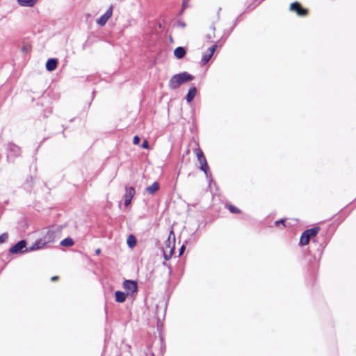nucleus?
<instances>
[{"instance_id":"f03ea898","label":"nucleus","mask_w":356,"mask_h":356,"mask_svg":"<svg viewBox=\"0 0 356 356\" xmlns=\"http://www.w3.org/2000/svg\"><path fill=\"white\" fill-rule=\"evenodd\" d=\"M194 76L187 72H181L173 75L169 81L168 86L172 90H176L181 85L194 79Z\"/></svg>"},{"instance_id":"f257e3e1","label":"nucleus","mask_w":356,"mask_h":356,"mask_svg":"<svg viewBox=\"0 0 356 356\" xmlns=\"http://www.w3.org/2000/svg\"><path fill=\"white\" fill-rule=\"evenodd\" d=\"M62 229L63 227L58 225L43 229L42 230L43 237L35 241L33 245H47L50 243L58 242L61 238Z\"/></svg>"},{"instance_id":"bb28decb","label":"nucleus","mask_w":356,"mask_h":356,"mask_svg":"<svg viewBox=\"0 0 356 356\" xmlns=\"http://www.w3.org/2000/svg\"><path fill=\"white\" fill-rule=\"evenodd\" d=\"M124 205L125 206H128L131 204V199L124 197Z\"/></svg>"},{"instance_id":"6ab92c4d","label":"nucleus","mask_w":356,"mask_h":356,"mask_svg":"<svg viewBox=\"0 0 356 356\" xmlns=\"http://www.w3.org/2000/svg\"><path fill=\"white\" fill-rule=\"evenodd\" d=\"M126 192L123 196V197L130 198L132 199L134 195H135V188L132 186L130 187H126Z\"/></svg>"},{"instance_id":"423d86ee","label":"nucleus","mask_w":356,"mask_h":356,"mask_svg":"<svg viewBox=\"0 0 356 356\" xmlns=\"http://www.w3.org/2000/svg\"><path fill=\"white\" fill-rule=\"evenodd\" d=\"M112 13L113 7L112 6H111L106 11V13L97 20V23L101 26H104L107 22L108 19L111 17Z\"/></svg>"},{"instance_id":"f3484780","label":"nucleus","mask_w":356,"mask_h":356,"mask_svg":"<svg viewBox=\"0 0 356 356\" xmlns=\"http://www.w3.org/2000/svg\"><path fill=\"white\" fill-rule=\"evenodd\" d=\"M200 170H202L204 172L207 178L208 179H211V174L209 171V167L208 165L207 162L204 163V164H200Z\"/></svg>"},{"instance_id":"5701e85b","label":"nucleus","mask_w":356,"mask_h":356,"mask_svg":"<svg viewBox=\"0 0 356 356\" xmlns=\"http://www.w3.org/2000/svg\"><path fill=\"white\" fill-rule=\"evenodd\" d=\"M8 238V233H3L0 235V243H7Z\"/></svg>"},{"instance_id":"39448f33","label":"nucleus","mask_w":356,"mask_h":356,"mask_svg":"<svg viewBox=\"0 0 356 356\" xmlns=\"http://www.w3.org/2000/svg\"><path fill=\"white\" fill-rule=\"evenodd\" d=\"M8 157H15L20 154V148L15 144L10 143L7 146Z\"/></svg>"},{"instance_id":"4468645a","label":"nucleus","mask_w":356,"mask_h":356,"mask_svg":"<svg viewBox=\"0 0 356 356\" xmlns=\"http://www.w3.org/2000/svg\"><path fill=\"white\" fill-rule=\"evenodd\" d=\"M174 55L177 58L181 59L186 55V50L182 47H178L175 49Z\"/></svg>"},{"instance_id":"1a4fd4ad","label":"nucleus","mask_w":356,"mask_h":356,"mask_svg":"<svg viewBox=\"0 0 356 356\" xmlns=\"http://www.w3.org/2000/svg\"><path fill=\"white\" fill-rule=\"evenodd\" d=\"M216 48H217V45L213 44V46H211V47L209 48L208 53L204 54L202 56V62L203 65L206 64L207 63H208L209 61V60L211 58L212 56L213 55Z\"/></svg>"},{"instance_id":"9d476101","label":"nucleus","mask_w":356,"mask_h":356,"mask_svg":"<svg viewBox=\"0 0 356 356\" xmlns=\"http://www.w3.org/2000/svg\"><path fill=\"white\" fill-rule=\"evenodd\" d=\"M175 246H163V254L165 260H169L174 254Z\"/></svg>"},{"instance_id":"2f4dec72","label":"nucleus","mask_w":356,"mask_h":356,"mask_svg":"<svg viewBox=\"0 0 356 356\" xmlns=\"http://www.w3.org/2000/svg\"><path fill=\"white\" fill-rule=\"evenodd\" d=\"M59 280V277H58V276H57V275L53 276V277H51V280L52 282L57 281V280Z\"/></svg>"},{"instance_id":"0eeeda50","label":"nucleus","mask_w":356,"mask_h":356,"mask_svg":"<svg viewBox=\"0 0 356 356\" xmlns=\"http://www.w3.org/2000/svg\"><path fill=\"white\" fill-rule=\"evenodd\" d=\"M290 10L296 12L299 16H305L307 14V10L301 7L300 3L296 1L291 4Z\"/></svg>"},{"instance_id":"f8f14e48","label":"nucleus","mask_w":356,"mask_h":356,"mask_svg":"<svg viewBox=\"0 0 356 356\" xmlns=\"http://www.w3.org/2000/svg\"><path fill=\"white\" fill-rule=\"evenodd\" d=\"M196 93L197 89L195 86L190 88L186 96V102L191 103L196 95Z\"/></svg>"},{"instance_id":"cd10ccee","label":"nucleus","mask_w":356,"mask_h":356,"mask_svg":"<svg viewBox=\"0 0 356 356\" xmlns=\"http://www.w3.org/2000/svg\"><path fill=\"white\" fill-rule=\"evenodd\" d=\"M13 245H26V241L22 239L14 243Z\"/></svg>"},{"instance_id":"a211bd4d","label":"nucleus","mask_w":356,"mask_h":356,"mask_svg":"<svg viewBox=\"0 0 356 356\" xmlns=\"http://www.w3.org/2000/svg\"><path fill=\"white\" fill-rule=\"evenodd\" d=\"M115 301L118 302H124L126 300V295L124 292L117 291L115 293Z\"/></svg>"},{"instance_id":"393cba45","label":"nucleus","mask_w":356,"mask_h":356,"mask_svg":"<svg viewBox=\"0 0 356 356\" xmlns=\"http://www.w3.org/2000/svg\"><path fill=\"white\" fill-rule=\"evenodd\" d=\"M187 2H188V1H186V0H183V3H182V9H181V12H180V14H182V13H183V12H184V9L187 8V6H187Z\"/></svg>"},{"instance_id":"2eb2a0df","label":"nucleus","mask_w":356,"mask_h":356,"mask_svg":"<svg viewBox=\"0 0 356 356\" xmlns=\"http://www.w3.org/2000/svg\"><path fill=\"white\" fill-rule=\"evenodd\" d=\"M38 0H17V3L22 6L32 7Z\"/></svg>"},{"instance_id":"a878e982","label":"nucleus","mask_w":356,"mask_h":356,"mask_svg":"<svg viewBox=\"0 0 356 356\" xmlns=\"http://www.w3.org/2000/svg\"><path fill=\"white\" fill-rule=\"evenodd\" d=\"M142 147L144 149H147L149 147V143L147 140H144L142 143Z\"/></svg>"},{"instance_id":"20e7f679","label":"nucleus","mask_w":356,"mask_h":356,"mask_svg":"<svg viewBox=\"0 0 356 356\" xmlns=\"http://www.w3.org/2000/svg\"><path fill=\"white\" fill-rule=\"evenodd\" d=\"M41 246H30L29 248L27 246H11L9 252L11 254L24 253L28 251L39 250Z\"/></svg>"},{"instance_id":"b1692460","label":"nucleus","mask_w":356,"mask_h":356,"mask_svg":"<svg viewBox=\"0 0 356 356\" xmlns=\"http://www.w3.org/2000/svg\"><path fill=\"white\" fill-rule=\"evenodd\" d=\"M140 140V138H139V136H135L134 137V139H133V143H134V145H138V144H139Z\"/></svg>"},{"instance_id":"dca6fc26","label":"nucleus","mask_w":356,"mask_h":356,"mask_svg":"<svg viewBox=\"0 0 356 356\" xmlns=\"http://www.w3.org/2000/svg\"><path fill=\"white\" fill-rule=\"evenodd\" d=\"M159 189V184L158 182H154L151 186L146 188L147 192L149 194L153 195Z\"/></svg>"},{"instance_id":"6e6552de","label":"nucleus","mask_w":356,"mask_h":356,"mask_svg":"<svg viewBox=\"0 0 356 356\" xmlns=\"http://www.w3.org/2000/svg\"><path fill=\"white\" fill-rule=\"evenodd\" d=\"M123 286L127 292L131 293H134L136 292L138 289L137 283L135 281L132 280H125L123 284Z\"/></svg>"},{"instance_id":"412c9836","label":"nucleus","mask_w":356,"mask_h":356,"mask_svg":"<svg viewBox=\"0 0 356 356\" xmlns=\"http://www.w3.org/2000/svg\"><path fill=\"white\" fill-rule=\"evenodd\" d=\"M137 241L133 234H130L127 239V245H136Z\"/></svg>"},{"instance_id":"72a5a7b5","label":"nucleus","mask_w":356,"mask_h":356,"mask_svg":"<svg viewBox=\"0 0 356 356\" xmlns=\"http://www.w3.org/2000/svg\"><path fill=\"white\" fill-rule=\"evenodd\" d=\"M171 234H172V235H173V240H174V241H175V235H174V234L172 233V232H170V235H171ZM170 236H169L168 241H170Z\"/></svg>"},{"instance_id":"7c9ffc66","label":"nucleus","mask_w":356,"mask_h":356,"mask_svg":"<svg viewBox=\"0 0 356 356\" xmlns=\"http://www.w3.org/2000/svg\"><path fill=\"white\" fill-rule=\"evenodd\" d=\"M284 220H277V221H276V222H275V225H277V226L279 224H281V223H282V224L284 226Z\"/></svg>"},{"instance_id":"aec40b11","label":"nucleus","mask_w":356,"mask_h":356,"mask_svg":"<svg viewBox=\"0 0 356 356\" xmlns=\"http://www.w3.org/2000/svg\"><path fill=\"white\" fill-rule=\"evenodd\" d=\"M59 245H74V241L70 237H67L59 242Z\"/></svg>"},{"instance_id":"f704fd0d","label":"nucleus","mask_w":356,"mask_h":356,"mask_svg":"<svg viewBox=\"0 0 356 356\" xmlns=\"http://www.w3.org/2000/svg\"><path fill=\"white\" fill-rule=\"evenodd\" d=\"M189 0H186V1H188Z\"/></svg>"},{"instance_id":"c756f323","label":"nucleus","mask_w":356,"mask_h":356,"mask_svg":"<svg viewBox=\"0 0 356 356\" xmlns=\"http://www.w3.org/2000/svg\"><path fill=\"white\" fill-rule=\"evenodd\" d=\"M185 250V246H181L179 249V256H181Z\"/></svg>"},{"instance_id":"7ed1b4c3","label":"nucleus","mask_w":356,"mask_h":356,"mask_svg":"<svg viewBox=\"0 0 356 356\" xmlns=\"http://www.w3.org/2000/svg\"><path fill=\"white\" fill-rule=\"evenodd\" d=\"M319 227H314L305 230L301 235L299 245H307L318 233Z\"/></svg>"},{"instance_id":"c85d7f7f","label":"nucleus","mask_w":356,"mask_h":356,"mask_svg":"<svg viewBox=\"0 0 356 356\" xmlns=\"http://www.w3.org/2000/svg\"><path fill=\"white\" fill-rule=\"evenodd\" d=\"M177 26L181 28H184L186 26V24L184 22L179 21L177 22Z\"/></svg>"},{"instance_id":"473e14b6","label":"nucleus","mask_w":356,"mask_h":356,"mask_svg":"<svg viewBox=\"0 0 356 356\" xmlns=\"http://www.w3.org/2000/svg\"><path fill=\"white\" fill-rule=\"evenodd\" d=\"M100 252H101V249L100 248H97V249H96L95 250V255L99 254Z\"/></svg>"},{"instance_id":"4be33fe9","label":"nucleus","mask_w":356,"mask_h":356,"mask_svg":"<svg viewBox=\"0 0 356 356\" xmlns=\"http://www.w3.org/2000/svg\"><path fill=\"white\" fill-rule=\"evenodd\" d=\"M227 207H228L229 211L232 213H241V210L239 209H238L237 207H236L235 206L229 204Z\"/></svg>"},{"instance_id":"9b49d317","label":"nucleus","mask_w":356,"mask_h":356,"mask_svg":"<svg viewBox=\"0 0 356 356\" xmlns=\"http://www.w3.org/2000/svg\"><path fill=\"white\" fill-rule=\"evenodd\" d=\"M58 65V60L56 58H49L46 63V69L49 72L54 71Z\"/></svg>"},{"instance_id":"ddd939ff","label":"nucleus","mask_w":356,"mask_h":356,"mask_svg":"<svg viewBox=\"0 0 356 356\" xmlns=\"http://www.w3.org/2000/svg\"><path fill=\"white\" fill-rule=\"evenodd\" d=\"M195 153L197 157V160L200 164H204L207 162V159L203 154V152L200 148H196L195 150Z\"/></svg>"}]
</instances>
